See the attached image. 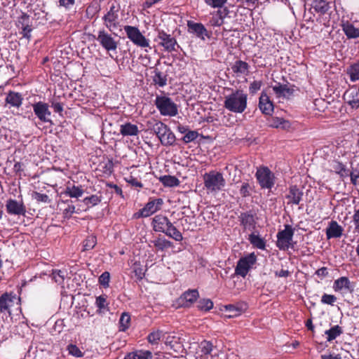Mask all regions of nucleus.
<instances>
[{
	"mask_svg": "<svg viewBox=\"0 0 359 359\" xmlns=\"http://www.w3.org/2000/svg\"><path fill=\"white\" fill-rule=\"evenodd\" d=\"M248 95L242 90H236L225 97L224 107L233 113H243L247 108Z\"/></svg>",
	"mask_w": 359,
	"mask_h": 359,
	"instance_id": "1",
	"label": "nucleus"
},
{
	"mask_svg": "<svg viewBox=\"0 0 359 359\" xmlns=\"http://www.w3.org/2000/svg\"><path fill=\"white\" fill-rule=\"evenodd\" d=\"M148 124L150 126L149 128L157 135L163 145L170 146L174 144L175 135L167 125L155 120L154 122H149Z\"/></svg>",
	"mask_w": 359,
	"mask_h": 359,
	"instance_id": "2",
	"label": "nucleus"
},
{
	"mask_svg": "<svg viewBox=\"0 0 359 359\" xmlns=\"http://www.w3.org/2000/svg\"><path fill=\"white\" fill-rule=\"evenodd\" d=\"M204 186L211 193L221 191L226 184L223 175L217 171L211 170L203 175Z\"/></svg>",
	"mask_w": 359,
	"mask_h": 359,
	"instance_id": "3",
	"label": "nucleus"
},
{
	"mask_svg": "<svg viewBox=\"0 0 359 359\" xmlns=\"http://www.w3.org/2000/svg\"><path fill=\"white\" fill-rule=\"evenodd\" d=\"M155 105L163 116H175L178 113L177 104L167 96H156Z\"/></svg>",
	"mask_w": 359,
	"mask_h": 359,
	"instance_id": "4",
	"label": "nucleus"
},
{
	"mask_svg": "<svg viewBox=\"0 0 359 359\" xmlns=\"http://www.w3.org/2000/svg\"><path fill=\"white\" fill-rule=\"evenodd\" d=\"M119 4H112L102 17L103 24L110 32L119 27Z\"/></svg>",
	"mask_w": 359,
	"mask_h": 359,
	"instance_id": "5",
	"label": "nucleus"
},
{
	"mask_svg": "<svg viewBox=\"0 0 359 359\" xmlns=\"http://www.w3.org/2000/svg\"><path fill=\"white\" fill-rule=\"evenodd\" d=\"M124 30L127 37L137 46L146 48L149 46V40L140 32L136 27L126 25Z\"/></svg>",
	"mask_w": 359,
	"mask_h": 359,
	"instance_id": "6",
	"label": "nucleus"
},
{
	"mask_svg": "<svg viewBox=\"0 0 359 359\" xmlns=\"http://www.w3.org/2000/svg\"><path fill=\"white\" fill-rule=\"evenodd\" d=\"M255 176L262 188L271 189L273 187L275 177L269 168L262 167L257 169Z\"/></svg>",
	"mask_w": 359,
	"mask_h": 359,
	"instance_id": "7",
	"label": "nucleus"
},
{
	"mask_svg": "<svg viewBox=\"0 0 359 359\" xmlns=\"http://www.w3.org/2000/svg\"><path fill=\"white\" fill-rule=\"evenodd\" d=\"M256 261L257 257L254 253H250L248 256L241 257L237 262L235 274L245 278Z\"/></svg>",
	"mask_w": 359,
	"mask_h": 359,
	"instance_id": "8",
	"label": "nucleus"
},
{
	"mask_svg": "<svg viewBox=\"0 0 359 359\" xmlns=\"http://www.w3.org/2000/svg\"><path fill=\"white\" fill-rule=\"evenodd\" d=\"M294 235V229L289 225H285L284 230L277 233V247L282 250H287L291 246Z\"/></svg>",
	"mask_w": 359,
	"mask_h": 359,
	"instance_id": "9",
	"label": "nucleus"
},
{
	"mask_svg": "<svg viewBox=\"0 0 359 359\" xmlns=\"http://www.w3.org/2000/svg\"><path fill=\"white\" fill-rule=\"evenodd\" d=\"M20 298L13 292H5L0 296V312L6 315H11V308L18 304Z\"/></svg>",
	"mask_w": 359,
	"mask_h": 359,
	"instance_id": "10",
	"label": "nucleus"
},
{
	"mask_svg": "<svg viewBox=\"0 0 359 359\" xmlns=\"http://www.w3.org/2000/svg\"><path fill=\"white\" fill-rule=\"evenodd\" d=\"M93 38L96 39L100 46L108 52L114 51L117 48V41L103 29L98 32L97 36L93 35Z\"/></svg>",
	"mask_w": 359,
	"mask_h": 359,
	"instance_id": "11",
	"label": "nucleus"
},
{
	"mask_svg": "<svg viewBox=\"0 0 359 359\" xmlns=\"http://www.w3.org/2000/svg\"><path fill=\"white\" fill-rule=\"evenodd\" d=\"M158 40H160L158 45L163 47L168 52L176 50L175 46H178L176 39L163 30H158L157 38L155 41Z\"/></svg>",
	"mask_w": 359,
	"mask_h": 359,
	"instance_id": "12",
	"label": "nucleus"
},
{
	"mask_svg": "<svg viewBox=\"0 0 359 359\" xmlns=\"http://www.w3.org/2000/svg\"><path fill=\"white\" fill-rule=\"evenodd\" d=\"M33 111L38 118L44 123H50L52 124V121L50 118L51 114L49 110V106L47 103L43 102H38L32 104Z\"/></svg>",
	"mask_w": 359,
	"mask_h": 359,
	"instance_id": "13",
	"label": "nucleus"
},
{
	"mask_svg": "<svg viewBox=\"0 0 359 359\" xmlns=\"http://www.w3.org/2000/svg\"><path fill=\"white\" fill-rule=\"evenodd\" d=\"M163 204V201L162 198H154L149 201L148 203H146L144 207L140 210L138 214L139 217H147L150 215H153L158 210L161 209V205Z\"/></svg>",
	"mask_w": 359,
	"mask_h": 359,
	"instance_id": "14",
	"label": "nucleus"
},
{
	"mask_svg": "<svg viewBox=\"0 0 359 359\" xmlns=\"http://www.w3.org/2000/svg\"><path fill=\"white\" fill-rule=\"evenodd\" d=\"M238 219L244 230L253 231L255 229L256 221L255 214L252 211L241 212Z\"/></svg>",
	"mask_w": 359,
	"mask_h": 359,
	"instance_id": "15",
	"label": "nucleus"
},
{
	"mask_svg": "<svg viewBox=\"0 0 359 359\" xmlns=\"http://www.w3.org/2000/svg\"><path fill=\"white\" fill-rule=\"evenodd\" d=\"M187 27L189 33L195 34L201 39L204 40L205 36H209L208 30L202 23L189 20L187 22Z\"/></svg>",
	"mask_w": 359,
	"mask_h": 359,
	"instance_id": "16",
	"label": "nucleus"
},
{
	"mask_svg": "<svg viewBox=\"0 0 359 359\" xmlns=\"http://www.w3.org/2000/svg\"><path fill=\"white\" fill-rule=\"evenodd\" d=\"M6 208L7 212L10 215H25L26 212V208L23 203L13 199H8L6 201Z\"/></svg>",
	"mask_w": 359,
	"mask_h": 359,
	"instance_id": "17",
	"label": "nucleus"
},
{
	"mask_svg": "<svg viewBox=\"0 0 359 359\" xmlns=\"http://www.w3.org/2000/svg\"><path fill=\"white\" fill-rule=\"evenodd\" d=\"M171 222L162 215H157L152 219L151 225L154 231L156 232H165L167 227Z\"/></svg>",
	"mask_w": 359,
	"mask_h": 359,
	"instance_id": "18",
	"label": "nucleus"
},
{
	"mask_svg": "<svg viewBox=\"0 0 359 359\" xmlns=\"http://www.w3.org/2000/svg\"><path fill=\"white\" fill-rule=\"evenodd\" d=\"M198 297L199 294L197 290H189L180 297L179 303L182 306L189 307Z\"/></svg>",
	"mask_w": 359,
	"mask_h": 359,
	"instance_id": "19",
	"label": "nucleus"
},
{
	"mask_svg": "<svg viewBox=\"0 0 359 359\" xmlns=\"http://www.w3.org/2000/svg\"><path fill=\"white\" fill-rule=\"evenodd\" d=\"M259 108L265 115H271L273 111V104L266 93L262 92L259 100Z\"/></svg>",
	"mask_w": 359,
	"mask_h": 359,
	"instance_id": "20",
	"label": "nucleus"
},
{
	"mask_svg": "<svg viewBox=\"0 0 359 359\" xmlns=\"http://www.w3.org/2000/svg\"><path fill=\"white\" fill-rule=\"evenodd\" d=\"M304 193L297 186H291L289 189L286 198L288 200V205H299L302 200Z\"/></svg>",
	"mask_w": 359,
	"mask_h": 359,
	"instance_id": "21",
	"label": "nucleus"
},
{
	"mask_svg": "<svg viewBox=\"0 0 359 359\" xmlns=\"http://www.w3.org/2000/svg\"><path fill=\"white\" fill-rule=\"evenodd\" d=\"M343 228L336 221H331L326 229L327 239L340 238L343 234Z\"/></svg>",
	"mask_w": 359,
	"mask_h": 359,
	"instance_id": "22",
	"label": "nucleus"
},
{
	"mask_svg": "<svg viewBox=\"0 0 359 359\" xmlns=\"http://www.w3.org/2000/svg\"><path fill=\"white\" fill-rule=\"evenodd\" d=\"M330 8V4L325 0H314L310 10H313L319 16H321L327 13Z\"/></svg>",
	"mask_w": 359,
	"mask_h": 359,
	"instance_id": "23",
	"label": "nucleus"
},
{
	"mask_svg": "<svg viewBox=\"0 0 359 359\" xmlns=\"http://www.w3.org/2000/svg\"><path fill=\"white\" fill-rule=\"evenodd\" d=\"M29 16L26 13H22L20 16V20L18 21L19 25H21L20 34L22 35L24 38H26L27 40H29L31 38V32L32 29L29 25Z\"/></svg>",
	"mask_w": 359,
	"mask_h": 359,
	"instance_id": "24",
	"label": "nucleus"
},
{
	"mask_svg": "<svg viewBox=\"0 0 359 359\" xmlns=\"http://www.w3.org/2000/svg\"><path fill=\"white\" fill-rule=\"evenodd\" d=\"M273 90L278 97H289L293 95L294 90V86H288L287 85L277 83L273 86Z\"/></svg>",
	"mask_w": 359,
	"mask_h": 359,
	"instance_id": "25",
	"label": "nucleus"
},
{
	"mask_svg": "<svg viewBox=\"0 0 359 359\" xmlns=\"http://www.w3.org/2000/svg\"><path fill=\"white\" fill-rule=\"evenodd\" d=\"M341 27L348 39H357L359 37V29L355 27L348 21L344 22L341 24Z\"/></svg>",
	"mask_w": 359,
	"mask_h": 359,
	"instance_id": "26",
	"label": "nucleus"
},
{
	"mask_svg": "<svg viewBox=\"0 0 359 359\" xmlns=\"http://www.w3.org/2000/svg\"><path fill=\"white\" fill-rule=\"evenodd\" d=\"M269 126L272 128H281L283 130H289L291 127L289 121L279 117H272L269 120Z\"/></svg>",
	"mask_w": 359,
	"mask_h": 359,
	"instance_id": "27",
	"label": "nucleus"
},
{
	"mask_svg": "<svg viewBox=\"0 0 359 359\" xmlns=\"http://www.w3.org/2000/svg\"><path fill=\"white\" fill-rule=\"evenodd\" d=\"M120 133L123 136H135L138 135L139 130L136 125L128 122L121 125Z\"/></svg>",
	"mask_w": 359,
	"mask_h": 359,
	"instance_id": "28",
	"label": "nucleus"
},
{
	"mask_svg": "<svg viewBox=\"0 0 359 359\" xmlns=\"http://www.w3.org/2000/svg\"><path fill=\"white\" fill-rule=\"evenodd\" d=\"M6 102L15 107H20L22 102V97L20 93L10 91L6 97Z\"/></svg>",
	"mask_w": 359,
	"mask_h": 359,
	"instance_id": "29",
	"label": "nucleus"
},
{
	"mask_svg": "<svg viewBox=\"0 0 359 359\" xmlns=\"http://www.w3.org/2000/svg\"><path fill=\"white\" fill-rule=\"evenodd\" d=\"M151 243L154 245L158 251H164L168 248L173 247V243L164 238L158 237L155 240L151 241Z\"/></svg>",
	"mask_w": 359,
	"mask_h": 359,
	"instance_id": "30",
	"label": "nucleus"
},
{
	"mask_svg": "<svg viewBox=\"0 0 359 359\" xmlns=\"http://www.w3.org/2000/svg\"><path fill=\"white\" fill-rule=\"evenodd\" d=\"M249 69V65L243 60H237L231 67V69L233 73L237 76L242 74H248Z\"/></svg>",
	"mask_w": 359,
	"mask_h": 359,
	"instance_id": "31",
	"label": "nucleus"
},
{
	"mask_svg": "<svg viewBox=\"0 0 359 359\" xmlns=\"http://www.w3.org/2000/svg\"><path fill=\"white\" fill-rule=\"evenodd\" d=\"M124 359H152V353L149 351L139 350L128 353Z\"/></svg>",
	"mask_w": 359,
	"mask_h": 359,
	"instance_id": "32",
	"label": "nucleus"
},
{
	"mask_svg": "<svg viewBox=\"0 0 359 359\" xmlns=\"http://www.w3.org/2000/svg\"><path fill=\"white\" fill-rule=\"evenodd\" d=\"M153 82L159 87H164L167 84V75L161 72L158 69L154 70Z\"/></svg>",
	"mask_w": 359,
	"mask_h": 359,
	"instance_id": "33",
	"label": "nucleus"
},
{
	"mask_svg": "<svg viewBox=\"0 0 359 359\" xmlns=\"http://www.w3.org/2000/svg\"><path fill=\"white\" fill-rule=\"evenodd\" d=\"M166 236L175 239L177 241H181L183 239L181 232L172 224L170 223L167 227L165 232H163Z\"/></svg>",
	"mask_w": 359,
	"mask_h": 359,
	"instance_id": "34",
	"label": "nucleus"
},
{
	"mask_svg": "<svg viewBox=\"0 0 359 359\" xmlns=\"http://www.w3.org/2000/svg\"><path fill=\"white\" fill-rule=\"evenodd\" d=\"M83 194V189L81 187L78 186H67L65 189L64 194L71 197V198H76L81 197Z\"/></svg>",
	"mask_w": 359,
	"mask_h": 359,
	"instance_id": "35",
	"label": "nucleus"
},
{
	"mask_svg": "<svg viewBox=\"0 0 359 359\" xmlns=\"http://www.w3.org/2000/svg\"><path fill=\"white\" fill-rule=\"evenodd\" d=\"M350 76V80L353 82L359 80V60L351 65L346 71Z\"/></svg>",
	"mask_w": 359,
	"mask_h": 359,
	"instance_id": "36",
	"label": "nucleus"
},
{
	"mask_svg": "<svg viewBox=\"0 0 359 359\" xmlns=\"http://www.w3.org/2000/svg\"><path fill=\"white\" fill-rule=\"evenodd\" d=\"M159 181L165 186L169 187H177L180 184V180L175 176L163 175L160 177Z\"/></svg>",
	"mask_w": 359,
	"mask_h": 359,
	"instance_id": "37",
	"label": "nucleus"
},
{
	"mask_svg": "<svg viewBox=\"0 0 359 359\" xmlns=\"http://www.w3.org/2000/svg\"><path fill=\"white\" fill-rule=\"evenodd\" d=\"M351 283L347 277H341L336 280L334 283V289L335 291L346 289L349 290Z\"/></svg>",
	"mask_w": 359,
	"mask_h": 359,
	"instance_id": "38",
	"label": "nucleus"
},
{
	"mask_svg": "<svg viewBox=\"0 0 359 359\" xmlns=\"http://www.w3.org/2000/svg\"><path fill=\"white\" fill-rule=\"evenodd\" d=\"M248 240L253 246L260 250L265 249L266 243L264 240L259 236L255 235L254 233H252L249 236Z\"/></svg>",
	"mask_w": 359,
	"mask_h": 359,
	"instance_id": "39",
	"label": "nucleus"
},
{
	"mask_svg": "<svg viewBox=\"0 0 359 359\" xmlns=\"http://www.w3.org/2000/svg\"><path fill=\"white\" fill-rule=\"evenodd\" d=\"M325 333L327 335V341H331L342 333V329L339 325H335L330 330H326Z\"/></svg>",
	"mask_w": 359,
	"mask_h": 359,
	"instance_id": "40",
	"label": "nucleus"
},
{
	"mask_svg": "<svg viewBox=\"0 0 359 359\" xmlns=\"http://www.w3.org/2000/svg\"><path fill=\"white\" fill-rule=\"evenodd\" d=\"M130 325V316L128 313H123L119 319V330L126 331Z\"/></svg>",
	"mask_w": 359,
	"mask_h": 359,
	"instance_id": "41",
	"label": "nucleus"
},
{
	"mask_svg": "<svg viewBox=\"0 0 359 359\" xmlns=\"http://www.w3.org/2000/svg\"><path fill=\"white\" fill-rule=\"evenodd\" d=\"M102 201V196L97 195H91L90 196L86 197L83 202L87 206V208L93 207L99 204Z\"/></svg>",
	"mask_w": 359,
	"mask_h": 359,
	"instance_id": "42",
	"label": "nucleus"
},
{
	"mask_svg": "<svg viewBox=\"0 0 359 359\" xmlns=\"http://www.w3.org/2000/svg\"><path fill=\"white\" fill-rule=\"evenodd\" d=\"M97 244V238L94 235L88 236L83 241V250L88 251L94 248Z\"/></svg>",
	"mask_w": 359,
	"mask_h": 359,
	"instance_id": "43",
	"label": "nucleus"
},
{
	"mask_svg": "<svg viewBox=\"0 0 359 359\" xmlns=\"http://www.w3.org/2000/svg\"><path fill=\"white\" fill-rule=\"evenodd\" d=\"M66 273V271L55 269L53 270L51 277L56 283L62 285L64 283Z\"/></svg>",
	"mask_w": 359,
	"mask_h": 359,
	"instance_id": "44",
	"label": "nucleus"
},
{
	"mask_svg": "<svg viewBox=\"0 0 359 359\" xmlns=\"http://www.w3.org/2000/svg\"><path fill=\"white\" fill-rule=\"evenodd\" d=\"M213 307V302L210 299H201L197 304V308L200 311H208Z\"/></svg>",
	"mask_w": 359,
	"mask_h": 359,
	"instance_id": "45",
	"label": "nucleus"
},
{
	"mask_svg": "<svg viewBox=\"0 0 359 359\" xmlns=\"http://www.w3.org/2000/svg\"><path fill=\"white\" fill-rule=\"evenodd\" d=\"M213 344L211 341L203 340L200 343L199 348L201 351L204 355H209L213 349Z\"/></svg>",
	"mask_w": 359,
	"mask_h": 359,
	"instance_id": "46",
	"label": "nucleus"
},
{
	"mask_svg": "<svg viewBox=\"0 0 359 359\" xmlns=\"http://www.w3.org/2000/svg\"><path fill=\"white\" fill-rule=\"evenodd\" d=\"M162 335V332L156 330L151 332L148 337V341L151 344H158Z\"/></svg>",
	"mask_w": 359,
	"mask_h": 359,
	"instance_id": "47",
	"label": "nucleus"
},
{
	"mask_svg": "<svg viewBox=\"0 0 359 359\" xmlns=\"http://www.w3.org/2000/svg\"><path fill=\"white\" fill-rule=\"evenodd\" d=\"M64 203L67 204V207L63 210V217L65 219H69L73 213L76 212V208L74 205L69 203V200L64 201Z\"/></svg>",
	"mask_w": 359,
	"mask_h": 359,
	"instance_id": "48",
	"label": "nucleus"
},
{
	"mask_svg": "<svg viewBox=\"0 0 359 359\" xmlns=\"http://www.w3.org/2000/svg\"><path fill=\"white\" fill-rule=\"evenodd\" d=\"M204 2L209 6L216 8H222L224 6L228 0H203Z\"/></svg>",
	"mask_w": 359,
	"mask_h": 359,
	"instance_id": "49",
	"label": "nucleus"
},
{
	"mask_svg": "<svg viewBox=\"0 0 359 359\" xmlns=\"http://www.w3.org/2000/svg\"><path fill=\"white\" fill-rule=\"evenodd\" d=\"M198 136V133L195 130H189L185 135L183 137L182 140L185 143H189L194 141Z\"/></svg>",
	"mask_w": 359,
	"mask_h": 359,
	"instance_id": "50",
	"label": "nucleus"
},
{
	"mask_svg": "<svg viewBox=\"0 0 359 359\" xmlns=\"http://www.w3.org/2000/svg\"><path fill=\"white\" fill-rule=\"evenodd\" d=\"M109 280L110 273L108 271H104L99 277V283L106 288L109 287Z\"/></svg>",
	"mask_w": 359,
	"mask_h": 359,
	"instance_id": "51",
	"label": "nucleus"
},
{
	"mask_svg": "<svg viewBox=\"0 0 359 359\" xmlns=\"http://www.w3.org/2000/svg\"><path fill=\"white\" fill-rule=\"evenodd\" d=\"M333 168L334 169V171L341 177L348 175L345 165L340 162H335Z\"/></svg>",
	"mask_w": 359,
	"mask_h": 359,
	"instance_id": "52",
	"label": "nucleus"
},
{
	"mask_svg": "<svg viewBox=\"0 0 359 359\" xmlns=\"http://www.w3.org/2000/svg\"><path fill=\"white\" fill-rule=\"evenodd\" d=\"M32 196L38 202H43V203H49L50 202L48 196L45 194H41L37 191H34Z\"/></svg>",
	"mask_w": 359,
	"mask_h": 359,
	"instance_id": "53",
	"label": "nucleus"
},
{
	"mask_svg": "<svg viewBox=\"0 0 359 359\" xmlns=\"http://www.w3.org/2000/svg\"><path fill=\"white\" fill-rule=\"evenodd\" d=\"M337 301V297L332 294H324L321 297V302L323 304L333 305Z\"/></svg>",
	"mask_w": 359,
	"mask_h": 359,
	"instance_id": "54",
	"label": "nucleus"
},
{
	"mask_svg": "<svg viewBox=\"0 0 359 359\" xmlns=\"http://www.w3.org/2000/svg\"><path fill=\"white\" fill-rule=\"evenodd\" d=\"M67 350L69 351V353L76 356V357H81L82 356V352L81 350L74 344H69L67 346Z\"/></svg>",
	"mask_w": 359,
	"mask_h": 359,
	"instance_id": "55",
	"label": "nucleus"
},
{
	"mask_svg": "<svg viewBox=\"0 0 359 359\" xmlns=\"http://www.w3.org/2000/svg\"><path fill=\"white\" fill-rule=\"evenodd\" d=\"M96 305L101 310L105 309L107 306V299L104 295H100L96 298Z\"/></svg>",
	"mask_w": 359,
	"mask_h": 359,
	"instance_id": "56",
	"label": "nucleus"
},
{
	"mask_svg": "<svg viewBox=\"0 0 359 359\" xmlns=\"http://www.w3.org/2000/svg\"><path fill=\"white\" fill-rule=\"evenodd\" d=\"M262 85V82L261 81H254L250 86V93L251 94L256 93L261 88Z\"/></svg>",
	"mask_w": 359,
	"mask_h": 359,
	"instance_id": "57",
	"label": "nucleus"
},
{
	"mask_svg": "<svg viewBox=\"0 0 359 359\" xmlns=\"http://www.w3.org/2000/svg\"><path fill=\"white\" fill-rule=\"evenodd\" d=\"M126 181L130 184L133 187H140L142 188L143 187V184L141 182H140L137 178L129 176L128 177L126 178Z\"/></svg>",
	"mask_w": 359,
	"mask_h": 359,
	"instance_id": "58",
	"label": "nucleus"
},
{
	"mask_svg": "<svg viewBox=\"0 0 359 359\" xmlns=\"http://www.w3.org/2000/svg\"><path fill=\"white\" fill-rule=\"evenodd\" d=\"M249 189H250L249 184L248 182H243L240 189V194L243 197H247V196H250Z\"/></svg>",
	"mask_w": 359,
	"mask_h": 359,
	"instance_id": "59",
	"label": "nucleus"
},
{
	"mask_svg": "<svg viewBox=\"0 0 359 359\" xmlns=\"http://www.w3.org/2000/svg\"><path fill=\"white\" fill-rule=\"evenodd\" d=\"M217 13L219 15V17L217 18H212L211 22L213 26L219 27L224 23V20L222 16V12L220 11H218Z\"/></svg>",
	"mask_w": 359,
	"mask_h": 359,
	"instance_id": "60",
	"label": "nucleus"
},
{
	"mask_svg": "<svg viewBox=\"0 0 359 359\" xmlns=\"http://www.w3.org/2000/svg\"><path fill=\"white\" fill-rule=\"evenodd\" d=\"M353 221L355 225V231L359 233V209L355 211Z\"/></svg>",
	"mask_w": 359,
	"mask_h": 359,
	"instance_id": "61",
	"label": "nucleus"
},
{
	"mask_svg": "<svg viewBox=\"0 0 359 359\" xmlns=\"http://www.w3.org/2000/svg\"><path fill=\"white\" fill-rule=\"evenodd\" d=\"M350 176L351 181L353 184L356 185L359 183V171L357 172H351Z\"/></svg>",
	"mask_w": 359,
	"mask_h": 359,
	"instance_id": "62",
	"label": "nucleus"
},
{
	"mask_svg": "<svg viewBox=\"0 0 359 359\" xmlns=\"http://www.w3.org/2000/svg\"><path fill=\"white\" fill-rule=\"evenodd\" d=\"M107 186L114 189V191L116 194H118V195L121 196L122 198H123V191H122V189L121 187H119L116 184H111V183L107 184Z\"/></svg>",
	"mask_w": 359,
	"mask_h": 359,
	"instance_id": "63",
	"label": "nucleus"
},
{
	"mask_svg": "<svg viewBox=\"0 0 359 359\" xmlns=\"http://www.w3.org/2000/svg\"><path fill=\"white\" fill-rule=\"evenodd\" d=\"M52 107L56 113H61L63 111V106L60 102H53Z\"/></svg>",
	"mask_w": 359,
	"mask_h": 359,
	"instance_id": "64",
	"label": "nucleus"
}]
</instances>
